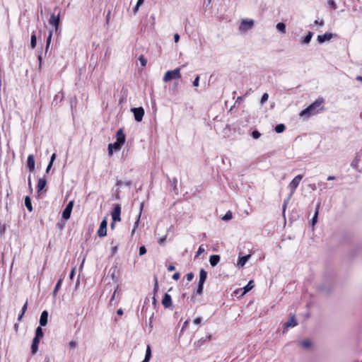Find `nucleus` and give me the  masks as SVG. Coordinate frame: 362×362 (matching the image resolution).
Returning a JSON list of instances; mask_svg holds the SVG:
<instances>
[{"instance_id": "f257e3e1", "label": "nucleus", "mask_w": 362, "mask_h": 362, "mask_svg": "<svg viewBox=\"0 0 362 362\" xmlns=\"http://www.w3.org/2000/svg\"><path fill=\"white\" fill-rule=\"evenodd\" d=\"M325 100L322 98H318L315 102L310 104L305 109L300 111L299 116L305 117L306 118L310 117L312 115H315L320 112L324 110L323 104Z\"/></svg>"}, {"instance_id": "f03ea898", "label": "nucleus", "mask_w": 362, "mask_h": 362, "mask_svg": "<svg viewBox=\"0 0 362 362\" xmlns=\"http://www.w3.org/2000/svg\"><path fill=\"white\" fill-rule=\"evenodd\" d=\"M180 78H181L180 68H177L174 70L168 71L163 76V81L168 82L173 79Z\"/></svg>"}, {"instance_id": "7ed1b4c3", "label": "nucleus", "mask_w": 362, "mask_h": 362, "mask_svg": "<svg viewBox=\"0 0 362 362\" xmlns=\"http://www.w3.org/2000/svg\"><path fill=\"white\" fill-rule=\"evenodd\" d=\"M302 179H303V175H298L289 183L288 187L291 190V196H292L293 194L295 192L296 189L298 187L299 183L302 180Z\"/></svg>"}, {"instance_id": "20e7f679", "label": "nucleus", "mask_w": 362, "mask_h": 362, "mask_svg": "<svg viewBox=\"0 0 362 362\" xmlns=\"http://www.w3.org/2000/svg\"><path fill=\"white\" fill-rule=\"evenodd\" d=\"M253 26H254V21L253 20L243 19L240 24L239 29L241 31L245 32V31H247V30L252 29Z\"/></svg>"}, {"instance_id": "39448f33", "label": "nucleus", "mask_w": 362, "mask_h": 362, "mask_svg": "<svg viewBox=\"0 0 362 362\" xmlns=\"http://www.w3.org/2000/svg\"><path fill=\"white\" fill-rule=\"evenodd\" d=\"M121 205L119 204H115L114 205V209L112 212V218L113 222L120 221H121Z\"/></svg>"}, {"instance_id": "423d86ee", "label": "nucleus", "mask_w": 362, "mask_h": 362, "mask_svg": "<svg viewBox=\"0 0 362 362\" xmlns=\"http://www.w3.org/2000/svg\"><path fill=\"white\" fill-rule=\"evenodd\" d=\"M134 119L136 122H141L144 115V110L142 107H134L132 109Z\"/></svg>"}, {"instance_id": "0eeeda50", "label": "nucleus", "mask_w": 362, "mask_h": 362, "mask_svg": "<svg viewBox=\"0 0 362 362\" xmlns=\"http://www.w3.org/2000/svg\"><path fill=\"white\" fill-rule=\"evenodd\" d=\"M73 206L74 201H70L62 212V218L64 219L68 220L70 218Z\"/></svg>"}, {"instance_id": "6e6552de", "label": "nucleus", "mask_w": 362, "mask_h": 362, "mask_svg": "<svg viewBox=\"0 0 362 362\" xmlns=\"http://www.w3.org/2000/svg\"><path fill=\"white\" fill-rule=\"evenodd\" d=\"M60 22V14L58 13L55 15L54 13H52L50 18L49 19V24L54 26L55 30H57L59 28Z\"/></svg>"}, {"instance_id": "1a4fd4ad", "label": "nucleus", "mask_w": 362, "mask_h": 362, "mask_svg": "<svg viewBox=\"0 0 362 362\" xmlns=\"http://www.w3.org/2000/svg\"><path fill=\"white\" fill-rule=\"evenodd\" d=\"M107 222L106 221V219H103L101 223H100V227L98 230V235L100 237V238H103V237H105L107 235Z\"/></svg>"}, {"instance_id": "9d476101", "label": "nucleus", "mask_w": 362, "mask_h": 362, "mask_svg": "<svg viewBox=\"0 0 362 362\" xmlns=\"http://www.w3.org/2000/svg\"><path fill=\"white\" fill-rule=\"evenodd\" d=\"M35 156L34 155L30 154L27 158L26 168L30 172H33L35 170Z\"/></svg>"}, {"instance_id": "9b49d317", "label": "nucleus", "mask_w": 362, "mask_h": 362, "mask_svg": "<svg viewBox=\"0 0 362 362\" xmlns=\"http://www.w3.org/2000/svg\"><path fill=\"white\" fill-rule=\"evenodd\" d=\"M47 185V180L44 177H40L37 180V192L39 195H40L42 191L44 189Z\"/></svg>"}, {"instance_id": "f8f14e48", "label": "nucleus", "mask_w": 362, "mask_h": 362, "mask_svg": "<svg viewBox=\"0 0 362 362\" xmlns=\"http://www.w3.org/2000/svg\"><path fill=\"white\" fill-rule=\"evenodd\" d=\"M162 305L164 308H168L172 306V298L168 293H165L162 299Z\"/></svg>"}, {"instance_id": "ddd939ff", "label": "nucleus", "mask_w": 362, "mask_h": 362, "mask_svg": "<svg viewBox=\"0 0 362 362\" xmlns=\"http://www.w3.org/2000/svg\"><path fill=\"white\" fill-rule=\"evenodd\" d=\"M126 136L122 129L117 130L116 133V141L121 144H124L125 142Z\"/></svg>"}, {"instance_id": "4468645a", "label": "nucleus", "mask_w": 362, "mask_h": 362, "mask_svg": "<svg viewBox=\"0 0 362 362\" xmlns=\"http://www.w3.org/2000/svg\"><path fill=\"white\" fill-rule=\"evenodd\" d=\"M40 339H41L40 338H37V337H35L33 338V342H32V344H31V354H32V355H35L36 354V352L37 351Z\"/></svg>"}, {"instance_id": "2eb2a0df", "label": "nucleus", "mask_w": 362, "mask_h": 362, "mask_svg": "<svg viewBox=\"0 0 362 362\" xmlns=\"http://www.w3.org/2000/svg\"><path fill=\"white\" fill-rule=\"evenodd\" d=\"M333 34L331 33H325L324 35H320L317 36V42L319 43H323L327 40H329L332 38Z\"/></svg>"}, {"instance_id": "dca6fc26", "label": "nucleus", "mask_w": 362, "mask_h": 362, "mask_svg": "<svg viewBox=\"0 0 362 362\" xmlns=\"http://www.w3.org/2000/svg\"><path fill=\"white\" fill-rule=\"evenodd\" d=\"M48 320V312L47 310H44L42 312L40 318V325L41 327H45L47 324Z\"/></svg>"}, {"instance_id": "f3484780", "label": "nucleus", "mask_w": 362, "mask_h": 362, "mask_svg": "<svg viewBox=\"0 0 362 362\" xmlns=\"http://www.w3.org/2000/svg\"><path fill=\"white\" fill-rule=\"evenodd\" d=\"M297 325H298V322L295 318V316L293 315L290 317L288 321L284 324V326H285V328L287 329L288 327H293L296 326Z\"/></svg>"}, {"instance_id": "a211bd4d", "label": "nucleus", "mask_w": 362, "mask_h": 362, "mask_svg": "<svg viewBox=\"0 0 362 362\" xmlns=\"http://www.w3.org/2000/svg\"><path fill=\"white\" fill-rule=\"evenodd\" d=\"M220 261V256L218 255H211L209 257V262L212 267H215Z\"/></svg>"}, {"instance_id": "6ab92c4d", "label": "nucleus", "mask_w": 362, "mask_h": 362, "mask_svg": "<svg viewBox=\"0 0 362 362\" xmlns=\"http://www.w3.org/2000/svg\"><path fill=\"white\" fill-rule=\"evenodd\" d=\"M250 256H251L250 255H247L239 257L238 261V265L239 267H243L245 264V263L247 262V260L250 259Z\"/></svg>"}, {"instance_id": "aec40b11", "label": "nucleus", "mask_w": 362, "mask_h": 362, "mask_svg": "<svg viewBox=\"0 0 362 362\" xmlns=\"http://www.w3.org/2000/svg\"><path fill=\"white\" fill-rule=\"evenodd\" d=\"M25 206L30 212H32L33 211L31 199L29 196H26L25 197Z\"/></svg>"}, {"instance_id": "412c9836", "label": "nucleus", "mask_w": 362, "mask_h": 362, "mask_svg": "<svg viewBox=\"0 0 362 362\" xmlns=\"http://www.w3.org/2000/svg\"><path fill=\"white\" fill-rule=\"evenodd\" d=\"M151 358V349L150 345H147L145 358L142 361V362H149Z\"/></svg>"}, {"instance_id": "4be33fe9", "label": "nucleus", "mask_w": 362, "mask_h": 362, "mask_svg": "<svg viewBox=\"0 0 362 362\" xmlns=\"http://www.w3.org/2000/svg\"><path fill=\"white\" fill-rule=\"evenodd\" d=\"M206 277H207V272L204 269H202L199 272V283L204 284V281H206Z\"/></svg>"}, {"instance_id": "5701e85b", "label": "nucleus", "mask_w": 362, "mask_h": 362, "mask_svg": "<svg viewBox=\"0 0 362 362\" xmlns=\"http://www.w3.org/2000/svg\"><path fill=\"white\" fill-rule=\"evenodd\" d=\"M36 45H37V37L35 35V32L33 31L31 35V37H30V47L32 49H35L36 47Z\"/></svg>"}, {"instance_id": "b1692460", "label": "nucleus", "mask_w": 362, "mask_h": 362, "mask_svg": "<svg viewBox=\"0 0 362 362\" xmlns=\"http://www.w3.org/2000/svg\"><path fill=\"white\" fill-rule=\"evenodd\" d=\"M110 272H112L111 278H112V281L115 283H117L119 281V277H118V276L116 275L117 267L112 268L110 269Z\"/></svg>"}, {"instance_id": "393cba45", "label": "nucleus", "mask_w": 362, "mask_h": 362, "mask_svg": "<svg viewBox=\"0 0 362 362\" xmlns=\"http://www.w3.org/2000/svg\"><path fill=\"white\" fill-rule=\"evenodd\" d=\"M276 29L278 30V31H279L281 33H283V34H285L286 30V25L285 23H278L276 24Z\"/></svg>"}, {"instance_id": "a878e982", "label": "nucleus", "mask_w": 362, "mask_h": 362, "mask_svg": "<svg viewBox=\"0 0 362 362\" xmlns=\"http://www.w3.org/2000/svg\"><path fill=\"white\" fill-rule=\"evenodd\" d=\"M52 31H49V35L47 37V40H46L45 54L47 52V51L49 48L51 41H52Z\"/></svg>"}, {"instance_id": "bb28decb", "label": "nucleus", "mask_w": 362, "mask_h": 362, "mask_svg": "<svg viewBox=\"0 0 362 362\" xmlns=\"http://www.w3.org/2000/svg\"><path fill=\"white\" fill-rule=\"evenodd\" d=\"M313 35V33L312 32L309 31L308 33L305 35V37L303 38L302 43L303 44H308L310 42Z\"/></svg>"}, {"instance_id": "cd10ccee", "label": "nucleus", "mask_w": 362, "mask_h": 362, "mask_svg": "<svg viewBox=\"0 0 362 362\" xmlns=\"http://www.w3.org/2000/svg\"><path fill=\"white\" fill-rule=\"evenodd\" d=\"M44 336V332L41 327H37L35 329V337L42 339Z\"/></svg>"}, {"instance_id": "c85d7f7f", "label": "nucleus", "mask_w": 362, "mask_h": 362, "mask_svg": "<svg viewBox=\"0 0 362 362\" xmlns=\"http://www.w3.org/2000/svg\"><path fill=\"white\" fill-rule=\"evenodd\" d=\"M143 207H144V204H143V203H141V206H140V213H139V216H138V218H137V220H136V222L134 223V229H133V230H132V233H134V232L135 231L136 228L138 226V223H139V219H140V217H141V211H142V210H143Z\"/></svg>"}, {"instance_id": "c756f323", "label": "nucleus", "mask_w": 362, "mask_h": 362, "mask_svg": "<svg viewBox=\"0 0 362 362\" xmlns=\"http://www.w3.org/2000/svg\"><path fill=\"white\" fill-rule=\"evenodd\" d=\"M285 129L286 127L284 124H279L275 127V132L276 133H282L285 130Z\"/></svg>"}, {"instance_id": "7c9ffc66", "label": "nucleus", "mask_w": 362, "mask_h": 362, "mask_svg": "<svg viewBox=\"0 0 362 362\" xmlns=\"http://www.w3.org/2000/svg\"><path fill=\"white\" fill-rule=\"evenodd\" d=\"M62 278H60V279L58 280V281H57V284H56V286H55V287H54V291H53V295H54V296H56L57 292L59 290V288H60V287H61V285H62Z\"/></svg>"}, {"instance_id": "2f4dec72", "label": "nucleus", "mask_w": 362, "mask_h": 362, "mask_svg": "<svg viewBox=\"0 0 362 362\" xmlns=\"http://www.w3.org/2000/svg\"><path fill=\"white\" fill-rule=\"evenodd\" d=\"M27 308H28V301H26L25 303V304L23 305V308H22L21 314L18 317V321H21L22 320V317H23L24 313H25V311L27 310Z\"/></svg>"}, {"instance_id": "473e14b6", "label": "nucleus", "mask_w": 362, "mask_h": 362, "mask_svg": "<svg viewBox=\"0 0 362 362\" xmlns=\"http://www.w3.org/2000/svg\"><path fill=\"white\" fill-rule=\"evenodd\" d=\"M110 144L115 151H119L123 146L120 143H118L117 141L115 143Z\"/></svg>"}, {"instance_id": "72a5a7b5", "label": "nucleus", "mask_w": 362, "mask_h": 362, "mask_svg": "<svg viewBox=\"0 0 362 362\" xmlns=\"http://www.w3.org/2000/svg\"><path fill=\"white\" fill-rule=\"evenodd\" d=\"M320 207V203L317 206V209L315 211V215L312 219V224L315 225L317 221V216H318V208Z\"/></svg>"}, {"instance_id": "f704fd0d", "label": "nucleus", "mask_w": 362, "mask_h": 362, "mask_svg": "<svg viewBox=\"0 0 362 362\" xmlns=\"http://www.w3.org/2000/svg\"><path fill=\"white\" fill-rule=\"evenodd\" d=\"M247 94H248V93L247 92V93L244 95V96H239V97H238V98L236 99V100H235V102L234 105L230 108V110L233 109V107L235 105H239V104L241 103V101H243V100L244 97L247 96Z\"/></svg>"}, {"instance_id": "c9c22d12", "label": "nucleus", "mask_w": 362, "mask_h": 362, "mask_svg": "<svg viewBox=\"0 0 362 362\" xmlns=\"http://www.w3.org/2000/svg\"><path fill=\"white\" fill-rule=\"evenodd\" d=\"M300 344L305 349H308L311 346V342L309 340H304L301 341Z\"/></svg>"}, {"instance_id": "e433bc0d", "label": "nucleus", "mask_w": 362, "mask_h": 362, "mask_svg": "<svg viewBox=\"0 0 362 362\" xmlns=\"http://www.w3.org/2000/svg\"><path fill=\"white\" fill-rule=\"evenodd\" d=\"M204 284L199 283L196 291L197 295H201L203 292Z\"/></svg>"}, {"instance_id": "4c0bfd02", "label": "nucleus", "mask_w": 362, "mask_h": 362, "mask_svg": "<svg viewBox=\"0 0 362 362\" xmlns=\"http://www.w3.org/2000/svg\"><path fill=\"white\" fill-rule=\"evenodd\" d=\"M139 60L141 63V66L144 67L146 66L147 64V59L144 57V55H141L139 58Z\"/></svg>"}, {"instance_id": "58836bf2", "label": "nucleus", "mask_w": 362, "mask_h": 362, "mask_svg": "<svg viewBox=\"0 0 362 362\" xmlns=\"http://www.w3.org/2000/svg\"><path fill=\"white\" fill-rule=\"evenodd\" d=\"M254 287L253 281H250L247 286L244 288L245 292H247Z\"/></svg>"}, {"instance_id": "ea45409f", "label": "nucleus", "mask_w": 362, "mask_h": 362, "mask_svg": "<svg viewBox=\"0 0 362 362\" xmlns=\"http://www.w3.org/2000/svg\"><path fill=\"white\" fill-rule=\"evenodd\" d=\"M327 4L333 10H336L337 8V6L334 0H328Z\"/></svg>"}, {"instance_id": "a19ab883", "label": "nucleus", "mask_w": 362, "mask_h": 362, "mask_svg": "<svg viewBox=\"0 0 362 362\" xmlns=\"http://www.w3.org/2000/svg\"><path fill=\"white\" fill-rule=\"evenodd\" d=\"M154 287H153V292L154 294L158 291V278L156 276H154Z\"/></svg>"}, {"instance_id": "79ce46f5", "label": "nucleus", "mask_w": 362, "mask_h": 362, "mask_svg": "<svg viewBox=\"0 0 362 362\" xmlns=\"http://www.w3.org/2000/svg\"><path fill=\"white\" fill-rule=\"evenodd\" d=\"M268 98H269V95H268V93H264V94L262 95V98H261L260 103H261L262 104H264L265 102H267V101Z\"/></svg>"}, {"instance_id": "37998d69", "label": "nucleus", "mask_w": 362, "mask_h": 362, "mask_svg": "<svg viewBox=\"0 0 362 362\" xmlns=\"http://www.w3.org/2000/svg\"><path fill=\"white\" fill-rule=\"evenodd\" d=\"M260 136H261V134L257 130H255L252 133V136L255 139H259L260 137Z\"/></svg>"}, {"instance_id": "c03bdc74", "label": "nucleus", "mask_w": 362, "mask_h": 362, "mask_svg": "<svg viewBox=\"0 0 362 362\" xmlns=\"http://www.w3.org/2000/svg\"><path fill=\"white\" fill-rule=\"evenodd\" d=\"M233 217L232 213L230 211H228L225 216L223 217V220H230Z\"/></svg>"}, {"instance_id": "a18cd8bd", "label": "nucleus", "mask_w": 362, "mask_h": 362, "mask_svg": "<svg viewBox=\"0 0 362 362\" xmlns=\"http://www.w3.org/2000/svg\"><path fill=\"white\" fill-rule=\"evenodd\" d=\"M146 253V249L144 246H141L139 247V255L142 256Z\"/></svg>"}, {"instance_id": "49530a36", "label": "nucleus", "mask_w": 362, "mask_h": 362, "mask_svg": "<svg viewBox=\"0 0 362 362\" xmlns=\"http://www.w3.org/2000/svg\"><path fill=\"white\" fill-rule=\"evenodd\" d=\"M119 289V286L117 285L116 289L115 290L114 293L112 295L110 303L112 304V301L115 300V298L116 297V293Z\"/></svg>"}, {"instance_id": "de8ad7c7", "label": "nucleus", "mask_w": 362, "mask_h": 362, "mask_svg": "<svg viewBox=\"0 0 362 362\" xmlns=\"http://www.w3.org/2000/svg\"><path fill=\"white\" fill-rule=\"evenodd\" d=\"M69 346L71 349H74L77 346V343L75 341H71L69 343Z\"/></svg>"}, {"instance_id": "09e8293b", "label": "nucleus", "mask_w": 362, "mask_h": 362, "mask_svg": "<svg viewBox=\"0 0 362 362\" xmlns=\"http://www.w3.org/2000/svg\"><path fill=\"white\" fill-rule=\"evenodd\" d=\"M186 278L188 281H191L194 278V274L192 272L187 274Z\"/></svg>"}, {"instance_id": "8fccbe9b", "label": "nucleus", "mask_w": 362, "mask_h": 362, "mask_svg": "<svg viewBox=\"0 0 362 362\" xmlns=\"http://www.w3.org/2000/svg\"><path fill=\"white\" fill-rule=\"evenodd\" d=\"M199 76H197L195 78L194 81H193V86H194V87H197V86H199Z\"/></svg>"}, {"instance_id": "3c124183", "label": "nucleus", "mask_w": 362, "mask_h": 362, "mask_svg": "<svg viewBox=\"0 0 362 362\" xmlns=\"http://www.w3.org/2000/svg\"><path fill=\"white\" fill-rule=\"evenodd\" d=\"M107 150H108V154L109 156H112L113 154V148L112 147L111 144H108V147H107Z\"/></svg>"}, {"instance_id": "603ef678", "label": "nucleus", "mask_w": 362, "mask_h": 362, "mask_svg": "<svg viewBox=\"0 0 362 362\" xmlns=\"http://www.w3.org/2000/svg\"><path fill=\"white\" fill-rule=\"evenodd\" d=\"M38 62H39V69H41L42 66V54H39L37 57Z\"/></svg>"}, {"instance_id": "864d4df0", "label": "nucleus", "mask_w": 362, "mask_h": 362, "mask_svg": "<svg viewBox=\"0 0 362 362\" xmlns=\"http://www.w3.org/2000/svg\"><path fill=\"white\" fill-rule=\"evenodd\" d=\"M28 187H29L30 192H32L33 191V188H32L30 175H29L28 178Z\"/></svg>"}, {"instance_id": "5fc2aeb1", "label": "nucleus", "mask_w": 362, "mask_h": 362, "mask_svg": "<svg viewBox=\"0 0 362 362\" xmlns=\"http://www.w3.org/2000/svg\"><path fill=\"white\" fill-rule=\"evenodd\" d=\"M180 273H179V272H176V273H175V274L173 275V279L174 280H176V281H177V280H178V279H180Z\"/></svg>"}, {"instance_id": "6e6d98bb", "label": "nucleus", "mask_w": 362, "mask_h": 362, "mask_svg": "<svg viewBox=\"0 0 362 362\" xmlns=\"http://www.w3.org/2000/svg\"><path fill=\"white\" fill-rule=\"evenodd\" d=\"M165 240H166V238H160L158 240V243L160 245H164L165 243Z\"/></svg>"}, {"instance_id": "4d7b16f0", "label": "nucleus", "mask_w": 362, "mask_h": 362, "mask_svg": "<svg viewBox=\"0 0 362 362\" xmlns=\"http://www.w3.org/2000/svg\"><path fill=\"white\" fill-rule=\"evenodd\" d=\"M202 322V317H198L197 318H195L194 320V323L196 324V325H199Z\"/></svg>"}, {"instance_id": "13d9d810", "label": "nucleus", "mask_w": 362, "mask_h": 362, "mask_svg": "<svg viewBox=\"0 0 362 362\" xmlns=\"http://www.w3.org/2000/svg\"><path fill=\"white\" fill-rule=\"evenodd\" d=\"M141 5V4H139V2L137 1V3H136V6H135L134 7V8H133V11H134V13H136L138 11L139 8V6H140Z\"/></svg>"}, {"instance_id": "bf43d9fd", "label": "nucleus", "mask_w": 362, "mask_h": 362, "mask_svg": "<svg viewBox=\"0 0 362 362\" xmlns=\"http://www.w3.org/2000/svg\"><path fill=\"white\" fill-rule=\"evenodd\" d=\"M204 251V248L202 247V246H200L197 252V256L201 255L203 252Z\"/></svg>"}, {"instance_id": "052dcab7", "label": "nucleus", "mask_w": 362, "mask_h": 362, "mask_svg": "<svg viewBox=\"0 0 362 362\" xmlns=\"http://www.w3.org/2000/svg\"><path fill=\"white\" fill-rule=\"evenodd\" d=\"M75 271H76V267H74L71 272L70 276H69L71 280H72L74 278V276L75 274Z\"/></svg>"}, {"instance_id": "680f3d73", "label": "nucleus", "mask_w": 362, "mask_h": 362, "mask_svg": "<svg viewBox=\"0 0 362 362\" xmlns=\"http://www.w3.org/2000/svg\"><path fill=\"white\" fill-rule=\"evenodd\" d=\"M308 187L313 189V190H316L317 189V186L315 183H313V184H309L308 185Z\"/></svg>"}, {"instance_id": "e2e57ef3", "label": "nucleus", "mask_w": 362, "mask_h": 362, "mask_svg": "<svg viewBox=\"0 0 362 362\" xmlns=\"http://www.w3.org/2000/svg\"><path fill=\"white\" fill-rule=\"evenodd\" d=\"M314 23L315 25H324V21L321 20V21H319L318 20H316V21H315Z\"/></svg>"}, {"instance_id": "0e129e2a", "label": "nucleus", "mask_w": 362, "mask_h": 362, "mask_svg": "<svg viewBox=\"0 0 362 362\" xmlns=\"http://www.w3.org/2000/svg\"><path fill=\"white\" fill-rule=\"evenodd\" d=\"M174 40H175V42L177 43L178 42L179 40H180V35L177 34V33H175L174 35Z\"/></svg>"}, {"instance_id": "69168bd1", "label": "nucleus", "mask_w": 362, "mask_h": 362, "mask_svg": "<svg viewBox=\"0 0 362 362\" xmlns=\"http://www.w3.org/2000/svg\"><path fill=\"white\" fill-rule=\"evenodd\" d=\"M175 269V266H174V265L170 264V265H169V266L168 267V270L169 272H173V271H174Z\"/></svg>"}, {"instance_id": "338daca9", "label": "nucleus", "mask_w": 362, "mask_h": 362, "mask_svg": "<svg viewBox=\"0 0 362 362\" xmlns=\"http://www.w3.org/2000/svg\"><path fill=\"white\" fill-rule=\"evenodd\" d=\"M55 158H56V154H55V153H53V154L52 155V156H51V158H50V161H49V163H52V164H53V162H54V160H55Z\"/></svg>"}, {"instance_id": "774afa93", "label": "nucleus", "mask_w": 362, "mask_h": 362, "mask_svg": "<svg viewBox=\"0 0 362 362\" xmlns=\"http://www.w3.org/2000/svg\"><path fill=\"white\" fill-rule=\"evenodd\" d=\"M123 184L124 182L122 180H117L116 182V186L118 187H120Z\"/></svg>"}]
</instances>
